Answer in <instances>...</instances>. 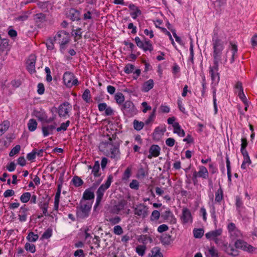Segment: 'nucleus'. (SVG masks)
Wrapping results in <instances>:
<instances>
[{
	"label": "nucleus",
	"mask_w": 257,
	"mask_h": 257,
	"mask_svg": "<svg viewBox=\"0 0 257 257\" xmlns=\"http://www.w3.org/2000/svg\"><path fill=\"white\" fill-rule=\"evenodd\" d=\"M131 174V168L127 167L123 173V179L125 180L127 179L130 177Z\"/></svg>",
	"instance_id": "obj_62"
},
{
	"label": "nucleus",
	"mask_w": 257,
	"mask_h": 257,
	"mask_svg": "<svg viewBox=\"0 0 257 257\" xmlns=\"http://www.w3.org/2000/svg\"><path fill=\"white\" fill-rule=\"evenodd\" d=\"M112 179V176L111 175H110L108 177L106 182L104 184H102L96 191L97 197L95 207L99 205L100 204L103 196L105 191L110 186L111 184Z\"/></svg>",
	"instance_id": "obj_4"
},
{
	"label": "nucleus",
	"mask_w": 257,
	"mask_h": 257,
	"mask_svg": "<svg viewBox=\"0 0 257 257\" xmlns=\"http://www.w3.org/2000/svg\"><path fill=\"white\" fill-rule=\"evenodd\" d=\"M80 28H78L75 30L72 31V35L74 36V40L77 41L78 40L82 38V32Z\"/></svg>",
	"instance_id": "obj_32"
},
{
	"label": "nucleus",
	"mask_w": 257,
	"mask_h": 257,
	"mask_svg": "<svg viewBox=\"0 0 257 257\" xmlns=\"http://www.w3.org/2000/svg\"><path fill=\"white\" fill-rule=\"evenodd\" d=\"M99 169L100 165L99 161H95V164L92 167V173L93 174L94 177H97L100 176V174L99 173Z\"/></svg>",
	"instance_id": "obj_26"
},
{
	"label": "nucleus",
	"mask_w": 257,
	"mask_h": 257,
	"mask_svg": "<svg viewBox=\"0 0 257 257\" xmlns=\"http://www.w3.org/2000/svg\"><path fill=\"white\" fill-rule=\"evenodd\" d=\"M56 123L43 126L42 129L43 136L46 137L49 135L53 134V131L56 129Z\"/></svg>",
	"instance_id": "obj_18"
},
{
	"label": "nucleus",
	"mask_w": 257,
	"mask_h": 257,
	"mask_svg": "<svg viewBox=\"0 0 257 257\" xmlns=\"http://www.w3.org/2000/svg\"><path fill=\"white\" fill-rule=\"evenodd\" d=\"M39 235L37 234H35L33 232L31 231L28 234L27 239L30 242H35L38 239Z\"/></svg>",
	"instance_id": "obj_31"
},
{
	"label": "nucleus",
	"mask_w": 257,
	"mask_h": 257,
	"mask_svg": "<svg viewBox=\"0 0 257 257\" xmlns=\"http://www.w3.org/2000/svg\"><path fill=\"white\" fill-rule=\"evenodd\" d=\"M61 186L60 185L58 186V189L55 197V201L54 202L59 203L60 194H61Z\"/></svg>",
	"instance_id": "obj_55"
},
{
	"label": "nucleus",
	"mask_w": 257,
	"mask_h": 257,
	"mask_svg": "<svg viewBox=\"0 0 257 257\" xmlns=\"http://www.w3.org/2000/svg\"><path fill=\"white\" fill-rule=\"evenodd\" d=\"M230 47L229 49H230L231 52V55L229 58V61L230 63H232L234 61L235 57L237 56V46L236 45L232 44V43H230Z\"/></svg>",
	"instance_id": "obj_20"
},
{
	"label": "nucleus",
	"mask_w": 257,
	"mask_h": 257,
	"mask_svg": "<svg viewBox=\"0 0 257 257\" xmlns=\"http://www.w3.org/2000/svg\"><path fill=\"white\" fill-rule=\"evenodd\" d=\"M54 39L52 38H49L47 42L46 43V46L48 49L49 50H53L54 48Z\"/></svg>",
	"instance_id": "obj_52"
},
{
	"label": "nucleus",
	"mask_w": 257,
	"mask_h": 257,
	"mask_svg": "<svg viewBox=\"0 0 257 257\" xmlns=\"http://www.w3.org/2000/svg\"><path fill=\"white\" fill-rule=\"evenodd\" d=\"M227 229L230 236L234 239L241 236L240 231L236 227L233 223H230L227 225Z\"/></svg>",
	"instance_id": "obj_13"
},
{
	"label": "nucleus",
	"mask_w": 257,
	"mask_h": 257,
	"mask_svg": "<svg viewBox=\"0 0 257 257\" xmlns=\"http://www.w3.org/2000/svg\"><path fill=\"white\" fill-rule=\"evenodd\" d=\"M31 197V195L30 192H25L21 195L20 200L23 203H27L30 200Z\"/></svg>",
	"instance_id": "obj_37"
},
{
	"label": "nucleus",
	"mask_w": 257,
	"mask_h": 257,
	"mask_svg": "<svg viewBox=\"0 0 257 257\" xmlns=\"http://www.w3.org/2000/svg\"><path fill=\"white\" fill-rule=\"evenodd\" d=\"M222 233V229L219 228L206 233L205 236L208 239L212 240L216 244H218L221 241V240L219 238V236H221Z\"/></svg>",
	"instance_id": "obj_7"
},
{
	"label": "nucleus",
	"mask_w": 257,
	"mask_h": 257,
	"mask_svg": "<svg viewBox=\"0 0 257 257\" xmlns=\"http://www.w3.org/2000/svg\"><path fill=\"white\" fill-rule=\"evenodd\" d=\"M74 77L75 76L74 74L71 72L67 71L64 73L63 79L64 84L67 86V87H72L71 82Z\"/></svg>",
	"instance_id": "obj_16"
},
{
	"label": "nucleus",
	"mask_w": 257,
	"mask_h": 257,
	"mask_svg": "<svg viewBox=\"0 0 257 257\" xmlns=\"http://www.w3.org/2000/svg\"><path fill=\"white\" fill-rule=\"evenodd\" d=\"M94 193L90 190V189H86L83 194L82 199L81 200L89 201L91 199H94Z\"/></svg>",
	"instance_id": "obj_25"
},
{
	"label": "nucleus",
	"mask_w": 257,
	"mask_h": 257,
	"mask_svg": "<svg viewBox=\"0 0 257 257\" xmlns=\"http://www.w3.org/2000/svg\"><path fill=\"white\" fill-rule=\"evenodd\" d=\"M52 230L48 229L43 234L42 237L44 239H48L52 236Z\"/></svg>",
	"instance_id": "obj_54"
},
{
	"label": "nucleus",
	"mask_w": 257,
	"mask_h": 257,
	"mask_svg": "<svg viewBox=\"0 0 257 257\" xmlns=\"http://www.w3.org/2000/svg\"><path fill=\"white\" fill-rule=\"evenodd\" d=\"M21 150V146L19 145H16L14 147L11 152H10L9 155L11 157L14 156L15 155L18 154Z\"/></svg>",
	"instance_id": "obj_46"
},
{
	"label": "nucleus",
	"mask_w": 257,
	"mask_h": 257,
	"mask_svg": "<svg viewBox=\"0 0 257 257\" xmlns=\"http://www.w3.org/2000/svg\"><path fill=\"white\" fill-rule=\"evenodd\" d=\"M115 99L118 103H121L124 101V98L123 94L121 93H118L115 94Z\"/></svg>",
	"instance_id": "obj_49"
},
{
	"label": "nucleus",
	"mask_w": 257,
	"mask_h": 257,
	"mask_svg": "<svg viewBox=\"0 0 257 257\" xmlns=\"http://www.w3.org/2000/svg\"><path fill=\"white\" fill-rule=\"evenodd\" d=\"M72 181L73 185L77 187L81 186L83 184V180L79 177L77 176H75L73 178Z\"/></svg>",
	"instance_id": "obj_30"
},
{
	"label": "nucleus",
	"mask_w": 257,
	"mask_h": 257,
	"mask_svg": "<svg viewBox=\"0 0 257 257\" xmlns=\"http://www.w3.org/2000/svg\"><path fill=\"white\" fill-rule=\"evenodd\" d=\"M142 49L145 51H149L150 52H151L153 50V47L151 42L149 40H148L144 42Z\"/></svg>",
	"instance_id": "obj_36"
},
{
	"label": "nucleus",
	"mask_w": 257,
	"mask_h": 257,
	"mask_svg": "<svg viewBox=\"0 0 257 257\" xmlns=\"http://www.w3.org/2000/svg\"><path fill=\"white\" fill-rule=\"evenodd\" d=\"M113 233L116 235H121L123 233V230L120 225H116L113 227Z\"/></svg>",
	"instance_id": "obj_47"
},
{
	"label": "nucleus",
	"mask_w": 257,
	"mask_h": 257,
	"mask_svg": "<svg viewBox=\"0 0 257 257\" xmlns=\"http://www.w3.org/2000/svg\"><path fill=\"white\" fill-rule=\"evenodd\" d=\"M219 61H213V65L209 68V73L211 77L212 83L218 84L219 81L218 71Z\"/></svg>",
	"instance_id": "obj_5"
},
{
	"label": "nucleus",
	"mask_w": 257,
	"mask_h": 257,
	"mask_svg": "<svg viewBox=\"0 0 257 257\" xmlns=\"http://www.w3.org/2000/svg\"><path fill=\"white\" fill-rule=\"evenodd\" d=\"M38 123L34 119H30L28 123V129L30 131H34L37 127Z\"/></svg>",
	"instance_id": "obj_27"
},
{
	"label": "nucleus",
	"mask_w": 257,
	"mask_h": 257,
	"mask_svg": "<svg viewBox=\"0 0 257 257\" xmlns=\"http://www.w3.org/2000/svg\"><path fill=\"white\" fill-rule=\"evenodd\" d=\"M92 203L89 201L80 200L79 204L76 206V215L80 219H84L89 216Z\"/></svg>",
	"instance_id": "obj_2"
},
{
	"label": "nucleus",
	"mask_w": 257,
	"mask_h": 257,
	"mask_svg": "<svg viewBox=\"0 0 257 257\" xmlns=\"http://www.w3.org/2000/svg\"><path fill=\"white\" fill-rule=\"evenodd\" d=\"M151 257H163L162 253L158 247H155L151 250Z\"/></svg>",
	"instance_id": "obj_29"
},
{
	"label": "nucleus",
	"mask_w": 257,
	"mask_h": 257,
	"mask_svg": "<svg viewBox=\"0 0 257 257\" xmlns=\"http://www.w3.org/2000/svg\"><path fill=\"white\" fill-rule=\"evenodd\" d=\"M124 206V201H121L118 205L113 206V212H116V213L119 212V211L122 210Z\"/></svg>",
	"instance_id": "obj_48"
},
{
	"label": "nucleus",
	"mask_w": 257,
	"mask_h": 257,
	"mask_svg": "<svg viewBox=\"0 0 257 257\" xmlns=\"http://www.w3.org/2000/svg\"><path fill=\"white\" fill-rule=\"evenodd\" d=\"M169 227L166 224H162L158 227L157 231L160 233H162L167 231Z\"/></svg>",
	"instance_id": "obj_60"
},
{
	"label": "nucleus",
	"mask_w": 257,
	"mask_h": 257,
	"mask_svg": "<svg viewBox=\"0 0 257 257\" xmlns=\"http://www.w3.org/2000/svg\"><path fill=\"white\" fill-rule=\"evenodd\" d=\"M154 81L152 79H149L145 82L143 85L142 91L144 92H148L154 86Z\"/></svg>",
	"instance_id": "obj_24"
},
{
	"label": "nucleus",
	"mask_w": 257,
	"mask_h": 257,
	"mask_svg": "<svg viewBox=\"0 0 257 257\" xmlns=\"http://www.w3.org/2000/svg\"><path fill=\"white\" fill-rule=\"evenodd\" d=\"M235 246L237 248L247 251L249 252H255L256 250V248L254 247L240 239H238L235 241Z\"/></svg>",
	"instance_id": "obj_9"
},
{
	"label": "nucleus",
	"mask_w": 257,
	"mask_h": 257,
	"mask_svg": "<svg viewBox=\"0 0 257 257\" xmlns=\"http://www.w3.org/2000/svg\"><path fill=\"white\" fill-rule=\"evenodd\" d=\"M38 90L37 92L39 94L42 95L44 93L45 91V87L43 83H39L38 84Z\"/></svg>",
	"instance_id": "obj_58"
},
{
	"label": "nucleus",
	"mask_w": 257,
	"mask_h": 257,
	"mask_svg": "<svg viewBox=\"0 0 257 257\" xmlns=\"http://www.w3.org/2000/svg\"><path fill=\"white\" fill-rule=\"evenodd\" d=\"M26 205L22 206L21 207L20 210V214H19V220L21 222H24L26 221L27 217V212L28 211V209L26 208Z\"/></svg>",
	"instance_id": "obj_21"
},
{
	"label": "nucleus",
	"mask_w": 257,
	"mask_h": 257,
	"mask_svg": "<svg viewBox=\"0 0 257 257\" xmlns=\"http://www.w3.org/2000/svg\"><path fill=\"white\" fill-rule=\"evenodd\" d=\"M144 125V123L142 121H139L137 120L134 121V128L137 131L141 130Z\"/></svg>",
	"instance_id": "obj_41"
},
{
	"label": "nucleus",
	"mask_w": 257,
	"mask_h": 257,
	"mask_svg": "<svg viewBox=\"0 0 257 257\" xmlns=\"http://www.w3.org/2000/svg\"><path fill=\"white\" fill-rule=\"evenodd\" d=\"M251 161L249 157H243V160L241 165V168L242 169H245L250 164H251Z\"/></svg>",
	"instance_id": "obj_34"
},
{
	"label": "nucleus",
	"mask_w": 257,
	"mask_h": 257,
	"mask_svg": "<svg viewBox=\"0 0 257 257\" xmlns=\"http://www.w3.org/2000/svg\"><path fill=\"white\" fill-rule=\"evenodd\" d=\"M161 30L162 31V32H163L165 34H166L167 35H168V36H169V39L170 40H171V43L173 45V46H175V43L173 40V39L172 38V37L170 34V33L165 28H160Z\"/></svg>",
	"instance_id": "obj_59"
},
{
	"label": "nucleus",
	"mask_w": 257,
	"mask_h": 257,
	"mask_svg": "<svg viewBox=\"0 0 257 257\" xmlns=\"http://www.w3.org/2000/svg\"><path fill=\"white\" fill-rule=\"evenodd\" d=\"M134 69V65L131 64H128L125 66L124 68V71L126 73L129 74L130 73L133 72Z\"/></svg>",
	"instance_id": "obj_50"
},
{
	"label": "nucleus",
	"mask_w": 257,
	"mask_h": 257,
	"mask_svg": "<svg viewBox=\"0 0 257 257\" xmlns=\"http://www.w3.org/2000/svg\"><path fill=\"white\" fill-rule=\"evenodd\" d=\"M160 216V213L158 210H154L151 216V220H158Z\"/></svg>",
	"instance_id": "obj_51"
},
{
	"label": "nucleus",
	"mask_w": 257,
	"mask_h": 257,
	"mask_svg": "<svg viewBox=\"0 0 257 257\" xmlns=\"http://www.w3.org/2000/svg\"><path fill=\"white\" fill-rule=\"evenodd\" d=\"M36 56L33 54L29 56V58L27 61V69L31 74L36 72Z\"/></svg>",
	"instance_id": "obj_14"
},
{
	"label": "nucleus",
	"mask_w": 257,
	"mask_h": 257,
	"mask_svg": "<svg viewBox=\"0 0 257 257\" xmlns=\"http://www.w3.org/2000/svg\"><path fill=\"white\" fill-rule=\"evenodd\" d=\"M148 240L151 241L152 239L147 235H140L138 238V241L140 242H142L144 244L146 243Z\"/></svg>",
	"instance_id": "obj_45"
},
{
	"label": "nucleus",
	"mask_w": 257,
	"mask_h": 257,
	"mask_svg": "<svg viewBox=\"0 0 257 257\" xmlns=\"http://www.w3.org/2000/svg\"><path fill=\"white\" fill-rule=\"evenodd\" d=\"M134 214L144 218L148 215V208L144 204H140L134 208Z\"/></svg>",
	"instance_id": "obj_10"
},
{
	"label": "nucleus",
	"mask_w": 257,
	"mask_h": 257,
	"mask_svg": "<svg viewBox=\"0 0 257 257\" xmlns=\"http://www.w3.org/2000/svg\"><path fill=\"white\" fill-rule=\"evenodd\" d=\"M99 148L101 151L110 152L112 154V138L109 135H107L106 140L99 144Z\"/></svg>",
	"instance_id": "obj_6"
},
{
	"label": "nucleus",
	"mask_w": 257,
	"mask_h": 257,
	"mask_svg": "<svg viewBox=\"0 0 257 257\" xmlns=\"http://www.w3.org/2000/svg\"><path fill=\"white\" fill-rule=\"evenodd\" d=\"M161 217L170 223L175 224L176 222V218L169 209L163 212L161 214Z\"/></svg>",
	"instance_id": "obj_15"
},
{
	"label": "nucleus",
	"mask_w": 257,
	"mask_h": 257,
	"mask_svg": "<svg viewBox=\"0 0 257 257\" xmlns=\"http://www.w3.org/2000/svg\"><path fill=\"white\" fill-rule=\"evenodd\" d=\"M223 198V191L221 188L218 189L215 193V200L217 202H220Z\"/></svg>",
	"instance_id": "obj_42"
},
{
	"label": "nucleus",
	"mask_w": 257,
	"mask_h": 257,
	"mask_svg": "<svg viewBox=\"0 0 257 257\" xmlns=\"http://www.w3.org/2000/svg\"><path fill=\"white\" fill-rule=\"evenodd\" d=\"M34 20L38 26H39L47 21L46 15L42 13L36 14L34 15Z\"/></svg>",
	"instance_id": "obj_19"
},
{
	"label": "nucleus",
	"mask_w": 257,
	"mask_h": 257,
	"mask_svg": "<svg viewBox=\"0 0 257 257\" xmlns=\"http://www.w3.org/2000/svg\"><path fill=\"white\" fill-rule=\"evenodd\" d=\"M208 252L211 257H217L218 255L217 251L213 246L208 249Z\"/></svg>",
	"instance_id": "obj_56"
},
{
	"label": "nucleus",
	"mask_w": 257,
	"mask_h": 257,
	"mask_svg": "<svg viewBox=\"0 0 257 257\" xmlns=\"http://www.w3.org/2000/svg\"><path fill=\"white\" fill-rule=\"evenodd\" d=\"M173 127L174 128L173 132L175 134H177L180 137H184L185 133L183 130H182L179 125L178 122H175L173 124Z\"/></svg>",
	"instance_id": "obj_22"
},
{
	"label": "nucleus",
	"mask_w": 257,
	"mask_h": 257,
	"mask_svg": "<svg viewBox=\"0 0 257 257\" xmlns=\"http://www.w3.org/2000/svg\"><path fill=\"white\" fill-rule=\"evenodd\" d=\"M146 246L145 245H138L136 248V252L140 256L145 254Z\"/></svg>",
	"instance_id": "obj_28"
},
{
	"label": "nucleus",
	"mask_w": 257,
	"mask_h": 257,
	"mask_svg": "<svg viewBox=\"0 0 257 257\" xmlns=\"http://www.w3.org/2000/svg\"><path fill=\"white\" fill-rule=\"evenodd\" d=\"M161 149L158 145H153L149 149L150 154L148 156L149 159H152V157H157L160 155Z\"/></svg>",
	"instance_id": "obj_17"
},
{
	"label": "nucleus",
	"mask_w": 257,
	"mask_h": 257,
	"mask_svg": "<svg viewBox=\"0 0 257 257\" xmlns=\"http://www.w3.org/2000/svg\"><path fill=\"white\" fill-rule=\"evenodd\" d=\"M198 169L199 171L198 172L195 171L193 172V178L196 179L198 177L206 179L209 175V173L206 168L203 166H199Z\"/></svg>",
	"instance_id": "obj_11"
},
{
	"label": "nucleus",
	"mask_w": 257,
	"mask_h": 257,
	"mask_svg": "<svg viewBox=\"0 0 257 257\" xmlns=\"http://www.w3.org/2000/svg\"><path fill=\"white\" fill-rule=\"evenodd\" d=\"M72 106L68 102H64L60 104L58 108V113L60 117H65L67 115L69 116V110Z\"/></svg>",
	"instance_id": "obj_8"
},
{
	"label": "nucleus",
	"mask_w": 257,
	"mask_h": 257,
	"mask_svg": "<svg viewBox=\"0 0 257 257\" xmlns=\"http://www.w3.org/2000/svg\"><path fill=\"white\" fill-rule=\"evenodd\" d=\"M9 46V40L7 39H3L0 41V49L4 51Z\"/></svg>",
	"instance_id": "obj_38"
},
{
	"label": "nucleus",
	"mask_w": 257,
	"mask_h": 257,
	"mask_svg": "<svg viewBox=\"0 0 257 257\" xmlns=\"http://www.w3.org/2000/svg\"><path fill=\"white\" fill-rule=\"evenodd\" d=\"M156 108H155L153 109L152 112L148 118L145 121V123L146 124H149L150 123L152 122L155 117V113H156Z\"/></svg>",
	"instance_id": "obj_44"
},
{
	"label": "nucleus",
	"mask_w": 257,
	"mask_h": 257,
	"mask_svg": "<svg viewBox=\"0 0 257 257\" xmlns=\"http://www.w3.org/2000/svg\"><path fill=\"white\" fill-rule=\"evenodd\" d=\"M139 183L136 180H133L130 184V187L131 188L138 190L139 189Z\"/></svg>",
	"instance_id": "obj_53"
},
{
	"label": "nucleus",
	"mask_w": 257,
	"mask_h": 257,
	"mask_svg": "<svg viewBox=\"0 0 257 257\" xmlns=\"http://www.w3.org/2000/svg\"><path fill=\"white\" fill-rule=\"evenodd\" d=\"M49 205V201L44 202L42 204H41L40 208L43 211V213L45 216H48L49 214L47 213L48 208Z\"/></svg>",
	"instance_id": "obj_40"
},
{
	"label": "nucleus",
	"mask_w": 257,
	"mask_h": 257,
	"mask_svg": "<svg viewBox=\"0 0 257 257\" xmlns=\"http://www.w3.org/2000/svg\"><path fill=\"white\" fill-rule=\"evenodd\" d=\"M227 44V41L225 39L222 37L219 36L217 34H215L212 38V47H213V61H223L224 63L227 62V51L224 55H222L223 51Z\"/></svg>",
	"instance_id": "obj_1"
},
{
	"label": "nucleus",
	"mask_w": 257,
	"mask_h": 257,
	"mask_svg": "<svg viewBox=\"0 0 257 257\" xmlns=\"http://www.w3.org/2000/svg\"><path fill=\"white\" fill-rule=\"evenodd\" d=\"M147 175V173L143 168H141L139 169L138 172L137 174V176L138 178H143Z\"/></svg>",
	"instance_id": "obj_57"
},
{
	"label": "nucleus",
	"mask_w": 257,
	"mask_h": 257,
	"mask_svg": "<svg viewBox=\"0 0 257 257\" xmlns=\"http://www.w3.org/2000/svg\"><path fill=\"white\" fill-rule=\"evenodd\" d=\"M82 98L86 102H89L90 99V92L88 89H86L82 94Z\"/></svg>",
	"instance_id": "obj_43"
},
{
	"label": "nucleus",
	"mask_w": 257,
	"mask_h": 257,
	"mask_svg": "<svg viewBox=\"0 0 257 257\" xmlns=\"http://www.w3.org/2000/svg\"><path fill=\"white\" fill-rule=\"evenodd\" d=\"M25 248L27 251H29L31 253H34L36 251V246L34 244L27 242L25 245Z\"/></svg>",
	"instance_id": "obj_39"
},
{
	"label": "nucleus",
	"mask_w": 257,
	"mask_h": 257,
	"mask_svg": "<svg viewBox=\"0 0 257 257\" xmlns=\"http://www.w3.org/2000/svg\"><path fill=\"white\" fill-rule=\"evenodd\" d=\"M193 232L194 237L200 238L204 234V230L202 228L194 229Z\"/></svg>",
	"instance_id": "obj_35"
},
{
	"label": "nucleus",
	"mask_w": 257,
	"mask_h": 257,
	"mask_svg": "<svg viewBox=\"0 0 257 257\" xmlns=\"http://www.w3.org/2000/svg\"><path fill=\"white\" fill-rule=\"evenodd\" d=\"M89 230L88 229H85V240L87 242H90V239L92 238L91 233L88 232Z\"/></svg>",
	"instance_id": "obj_63"
},
{
	"label": "nucleus",
	"mask_w": 257,
	"mask_h": 257,
	"mask_svg": "<svg viewBox=\"0 0 257 257\" xmlns=\"http://www.w3.org/2000/svg\"><path fill=\"white\" fill-rule=\"evenodd\" d=\"M69 16L72 21H78L80 19V13L74 9H71L69 11Z\"/></svg>",
	"instance_id": "obj_23"
},
{
	"label": "nucleus",
	"mask_w": 257,
	"mask_h": 257,
	"mask_svg": "<svg viewBox=\"0 0 257 257\" xmlns=\"http://www.w3.org/2000/svg\"><path fill=\"white\" fill-rule=\"evenodd\" d=\"M75 256L85 257L84 251L82 249H78L76 250L74 253Z\"/></svg>",
	"instance_id": "obj_64"
},
{
	"label": "nucleus",
	"mask_w": 257,
	"mask_h": 257,
	"mask_svg": "<svg viewBox=\"0 0 257 257\" xmlns=\"http://www.w3.org/2000/svg\"><path fill=\"white\" fill-rule=\"evenodd\" d=\"M181 220L183 223H191L192 217L189 209L184 207L182 210Z\"/></svg>",
	"instance_id": "obj_12"
},
{
	"label": "nucleus",
	"mask_w": 257,
	"mask_h": 257,
	"mask_svg": "<svg viewBox=\"0 0 257 257\" xmlns=\"http://www.w3.org/2000/svg\"><path fill=\"white\" fill-rule=\"evenodd\" d=\"M37 5L39 8L42 10H45L47 9L48 3L47 2H39Z\"/></svg>",
	"instance_id": "obj_61"
},
{
	"label": "nucleus",
	"mask_w": 257,
	"mask_h": 257,
	"mask_svg": "<svg viewBox=\"0 0 257 257\" xmlns=\"http://www.w3.org/2000/svg\"><path fill=\"white\" fill-rule=\"evenodd\" d=\"M55 41H58L60 44V50L62 53L66 48V45L69 43L70 41V37L69 34L65 31L62 30L59 31L54 37Z\"/></svg>",
	"instance_id": "obj_3"
},
{
	"label": "nucleus",
	"mask_w": 257,
	"mask_h": 257,
	"mask_svg": "<svg viewBox=\"0 0 257 257\" xmlns=\"http://www.w3.org/2000/svg\"><path fill=\"white\" fill-rule=\"evenodd\" d=\"M123 108L126 111H132L134 109V105L132 102L126 101L124 102Z\"/></svg>",
	"instance_id": "obj_33"
}]
</instances>
